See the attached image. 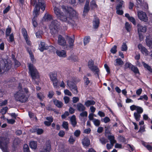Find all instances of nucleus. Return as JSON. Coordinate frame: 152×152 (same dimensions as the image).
<instances>
[{
	"label": "nucleus",
	"instance_id": "1",
	"mask_svg": "<svg viewBox=\"0 0 152 152\" xmlns=\"http://www.w3.org/2000/svg\"><path fill=\"white\" fill-rule=\"evenodd\" d=\"M64 14L61 12L60 10L58 8L55 7L54 9L55 14L57 18L61 20L66 22L71 25L73 28L76 27V24L74 21V17L77 15L76 12L70 7H67L64 6L62 7Z\"/></svg>",
	"mask_w": 152,
	"mask_h": 152
},
{
	"label": "nucleus",
	"instance_id": "2",
	"mask_svg": "<svg viewBox=\"0 0 152 152\" xmlns=\"http://www.w3.org/2000/svg\"><path fill=\"white\" fill-rule=\"evenodd\" d=\"M19 90L14 94V97L15 100L21 103H24L27 101L28 97L26 94L28 92V90L26 88L22 89L21 85L19 84L18 87Z\"/></svg>",
	"mask_w": 152,
	"mask_h": 152
},
{
	"label": "nucleus",
	"instance_id": "3",
	"mask_svg": "<svg viewBox=\"0 0 152 152\" xmlns=\"http://www.w3.org/2000/svg\"><path fill=\"white\" fill-rule=\"evenodd\" d=\"M45 4L44 0H38V4L35 5V8L33 11V16L34 18H36L39 15L40 11V9L43 11L45 10Z\"/></svg>",
	"mask_w": 152,
	"mask_h": 152
},
{
	"label": "nucleus",
	"instance_id": "4",
	"mask_svg": "<svg viewBox=\"0 0 152 152\" xmlns=\"http://www.w3.org/2000/svg\"><path fill=\"white\" fill-rule=\"evenodd\" d=\"M9 143V139L7 136L0 137V148L3 152L8 151V145Z\"/></svg>",
	"mask_w": 152,
	"mask_h": 152
},
{
	"label": "nucleus",
	"instance_id": "5",
	"mask_svg": "<svg viewBox=\"0 0 152 152\" xmlns=\"http://www.w3.org/2000/svg\"><path fill=\"white\" fill-rule=\"evenodd\" d=\"M29 73L32 79L34 80L38 79L39 78V73L36 68L31 63L28 64Z\"/></svg>",
	"mask_w": 152,
	"mask_h": 152
},
{
	"label": "nucleus",
	"instance_id": "6",
	"mask_svg": "<svg viewBox=\"0 0 152 152\" xmlns=\"http://www.w3.org/2000/svg\"><path fill=\"white\" fill-rule=\"evenodd\" d=\"M60 23L56 20H53L49 25L50 32L52 34L57 33Z\"/></svg>",
	"mask_w": 152,
	"mask_h": 152
},
{
	"label": "nucleus",
	"instance_id": "7",
	"mask_svg": "<svg viewBox=\"0 0 152 152\" xmlns=\"http://www.w3.org/2000/svg\"><path fill=\"white\" fill-rule=\"evenodd\" d=\"M88 66L90 70L94 73V74L96 75L98 77L99 73V68L96 66L94 65V62L91 60H89L88 63Z\"/></svg>",
	"mask_w": 152,
	"mask_h": 152
},
{
	"label": "nucleus",
	"instance_id": "8",
	"mask_svg": "<svg viewBox=\"0 0 152 152\" xmlns=\"http://www.w3.org/2000/svg\"><path fill=\"white\" fill-rule=\"evenodd\" d=\"M49 49L51 50L50 51L53 50L55 49V48L52 46H47L45 44V43L42 42H40V44H39V49L41 51H43L44 50H46Z\"/></svg>",
	"mask_w": 152,
	"mask_h": 152
},
{
	"label": "nucleus",
	"instance_id": "9",
	"mask_svg": "<svg viewBox=\"0 0 152 152\" xmlns=\"http://www.w3.org/2000/svg\"><path fill=\"white\" fill-rule=\"evenodd\" d=\"M138 18L141 20L146 22L148 20V18L146 13L142 11L137 12Z\"/></svg>",
	"mask_w": 152,
	"mask_h": 152
},
{
	"label": "nucleus",
	"instance_id": "10",
	"mask_svg": "<svg viewBox=\"0 0 152 152\" xmlns=\"http://www.w3.org/2000/svg\"><path fill=\"white\" fill-rule=\"evenodd\" d=\"M11 64L10 63H5L4 67L1 66L0 64V74L4 72L7 71L11 68Z\"/></svg>",
	"mask_w": 152,
	"mask_h": 152
},
{
	"label": "nucleus",
	"instance_id": "11",
	"mask_svg": "<svg viewBox=\"0 0 152 152\" xmlns=\"http://www.w3.org/2000/svg\"><path fill=\"white\" fill-rule=\"evenodd\" d=\"M58 44L61 46L66 47V42L65 38L61 35H59L58 37Z\"/></svg>",
	"mask_w": 152,
	"mask_h": 152
},
{
	"label": "nucleus",
	"instance_id": "12",
	"mask_svg": "<svg viewBox=\"0 0 152 152\" xmlns=\"http://www.w3.org/2000/svg\"><path fill=\"white\" fill-rule=\"evenodd\" d=\"M74 39L71 38H69L68 40V43L69 45L66 44V47L64 48V49L69 50L72 48L74 45Z\"/></svg>",
	"mask_w": 152,
	"mask_h": 152
},
{
	"label": "nucleus",
	"instance_id": "13",
	"mask_svg": "<svg viewBox=\"0 0 152 152\" xmlns=\"http://www.w3.org/2000/svg\"><path fill=\"white\" fill-rule=\"evenodd\" d=\"M138 48L140 50L142 53L144 55L147 56L148 55V51L146 48L141 44H139L138 46Z\"/></svg>",
	"mask_w": 152,
	"mask_h": 152
},
{
	"label": "nucleus",
	"instance_id": "14",
	"mask_svg": "<svg viewBox=\"0 0 152 152\" xmlns=\"http://www.w3.org/2000/svg\"><path fill=\"white\" fill-rule=\"evenodd\" d=\"M56 53L57 55L60 57L65 58L66 56V52L65 50H57Z\"/></svg>",
	"mask_w": 152,
	"mask_h": 152
},
{
	"label": "nucleus",
	"instance_id": "15",
	"mask_svg": "<svg viewBox=\"0 0 152 152\" xmlns=\"http://www.w3.org/2000/svg\"><path fill=\"white\" fill-rule=\"evenodd\" d=\"M49 76L50 80L52 81H54L57 80V74L56 72H50L49 74Z\"/></svg>",
	"mask_w": 152,
	"mask_h": 152
},
{
	"label": "nucleus",
	"instance_id": "16",
	"mask_svg": "<svg viewBox=\"0 0 152 152\" xmlns=\"http://www.w3.org/2000/svg\"><path fill=\"white\" fill-rule=\"evenodd\" d=\"M89 10V2L87 1L85 5L83 11V15L84 16H85L86 14L88 12Z\"/></svg>",
	"mask_w": 152,
	"mask_h": 152
},
{
	"label": "nucleus",
	"instance_id": "17",
	"mask_svg": "<svg viewBox=\"0 0 152 152\" xmlns=\"http://www.w3.org/2000/svg\"><path fill=\"white\" fill-rule=\"evenodd\" d=\"M137 29L138 33L140 32H145L147 30V28L146 26H142L140 24H138L137 25Z\"/></svg>",
	"mask_w": 152,
	"mask_h": 152
},
{
	"label": "nucleus",
	"instance_id": "18",
	"mask_svg": "<svg viewBox=\"0 0 152 152\" xmlns=\"http://www.w3.org/2000/svg\"><path fill=\"white\" fill-rule=\"evenodd\" d=\"M77 110L79 112L85 111L86 109L85 107L82 103H78L77 105Z\"/></svg>",
	"mask_w": 152,
	"mask_h": 152
},
{
	"label": "nucleus",
	"instance_id": "19",
	"mask_svg": "<svg viewBox=\"0 0 152 152\" xmlns=\"http://www.w3.org/2000/svg\"><path fill=\"white\" fill-rule=\"evenodd\" d=\"M82 143L83 146L88 147L90 144V140L87 137H85L82 140Z\"/></svg>",
	"mask_w": 152,
	"mask_h": 152
},
{
	"label": "nucleus",
	"instance_id": "20",
	"mask_svg": "<svg viewBox=\"0 0 152 152\" xmlns=\"http://www.w3.org/2000/svg\"><path fill=\"white\" fill-rule=\"evenodd\" d=\"M99 18H95L93 20V25L94 27L95 28H96L99 26Z\"/></svg>",
	"mask_w": 152,
	"mask_h": 152
},
{
	"label": "nucleus",
	"instance_id": "21",
	"mask_svg": "<svg viewBox=\"0 0 152 152\" xmlns=\"http://www.w3.org/2000/svg\"><path fill=\"white\" fill-rule=\"evenodd\" d=\"M124 64V62L120 58L116 59L114 62V64L115 66L122 65Z\"/></svg>",
	"mask_w": 152,
	"mask_h": 152
},
{
	"label": "nucleus",
	"instance_id": "22",
	"mask_svg": "<svg viewBox=\"0 0 152 152\" xmlns=\"http://www.w3.org/2000/svg\"><path fill=\"white\" fill-rule=\"evenodd\" d=\"M145 42L149 48L152 49V39L146 37Z\"/></svg>",
	"mask_w": 152,
	"mask_h": 152
},
{
	"label": "nucleus",
	"instance_id": "23",
	"mask_svg": "<svg viewBox=\"0 0 152 152\" xmlns=\"http://www.w3.org/2000/svg\"><path fill=\"white\" fill-rule=\"evenodd\" d=\"M71 124L73 127L75 126L77 122L76 121V118L75 115L72 116L70 119Z\"/></svg>",
	"mask_w": 152,
	"mask_h": 152
},
{
	"label": "nucleus",
	"instance_id": "24",
	"mask_svg": "<svg viewBox=\"0 0 152 152\" xmlns=\"http://www.w3.org/2000/svg\"><path fill=\"white\" fill-rule=\"evenodd\" d=\"M95 104V102L93 100H88L85 103V105L87 107L91 105H94Z\"/></svg>",
	"mask_w": 152,
	"mask_h": 152
},
{
	"label": "nucleus",
	"instance_id": "25",
	"mask_svg": "<svg viewBox=\"0 0 152 152\" xmlns=\"http://www.w3.org/2000/svg\"><path fill=\"white\" fill-rule=\"evenodd\" d=\"M29 145L31 148L35 149L37 147V142L35 141H31L29 143Z\"/></svg>",
	"mask_w": 152,
	"mask_h": 152
},
{
	"label": "nucleus",
	"instance_id": "26",
	"mask_svg": "<svg viewBox=\"0 0 152 152\" xmlns=\"http://www.w3.org/2000/svg\"><path fill=\"white\" fill-rule=\"evenodd\" d=\"M53 102L54 104L57 107L59 108L63 106V104L61 102L56 99H53Z\"/></svg>",
	"mask_w": 152,
	"mask_h": 152
},
{
	"label": "nucleus",
	"instance_id": "27",
	"mask_svg": "<svg viewBox=\"0 0 152 152\" xmlns=\"http://www.w3.org/2000/svg\"><path fill=\"white\" fill-rule=\"evenodd\" d=\"M108 139L110 141V143L114 144L116 142V140L115 139V137L113 135H110L108 136Z\"/></svg>",
	"mask_w": 152,
	"mask_h": 152
},
{
	"label": "nucleus",
	"instance_id": "28",
	"mask_svg": "<svg viewBox=\"0 0 152 152\" xmlns=\"http://www.w3.org/2000/svg\"><path fill=\"white\" fill-rule=\"evenodd\" d=\"M43 18L45 21H48L52 19V17L51 15L48 14H45L43 17Z\"/></svg>",
	"mask_w": 152,
	"mask_h": 152
},
{
	"label": "nucleus",
	"instance_id": "29",
	"mask_svg": "<svg viewBox=\"0 0 152 152\" xmlns=\"http://www.w3.org/2000/svg\"><path fill=\"white\" fill-rule=\"evenodd\" d=\"M20 142V141L18 138H16L13 140V145L14 147L18 145Z\"/></svg>",
	"mask_w": 152,
	"mask_h": 152
},
{
	"label": "nucleus",
	"instance_id": "30",
	"mask_svg": "<svg viewBox=\"0 0 152 152\" xmlns=\"http://www.w3.org/2000/svg\"><path fill=\"white\" fill-rule=\"evenodd\" d=\"M66 83L67 86L69 87L70 89L76 85L74 82L70 81L69 80H67Z\"/></svg>",
	"mask_w": 152,
	"mask_h": 152
},
{
	"label": "nucleus",
	"instance_id": "31",
	"mask_svg": "<svg viewBox=\"0 0 152 152\" xmlns=\"http://www.w3.org/2000/svg\"><path fill=\"white\" fill-rule=\"evenodd\" d=\"M70 89L74 94H77L78 93L77 88L76 85L74 86V87L71 88Z\"/></svg>",
	"mask_w": 152,
	"mask_h": 152
},
{
	"label": "nucleus",
	"instance_id": "32",
	"mask_svg": "<svg viewBox=\"0 0 152 152\" xmlns=\"http://www.w3.org/2000/svg\"><path fill=\"white\" fill-rule=\"evenodd\" d=\"M134 116L135 119L137 121H138L140 120L141 117V115L140 114L135 112L134 113Z\"/></svg>",
	"mask_w": 152,
	"mask_h": 152
},
{
	"label": "nucleus",
	"instance_id": "33",
	"mask_svg": "<svg viewBox=\"0 0 152 152\" xmlns=\"http://www.w3.org/2000/svg\"><path fill=\"white\" fill-rule=\"evenodd\" d=\"M94 124L96 126H98L100 124V121L99 120L95 118L92 121Z\"/></svg>",
	"mask_w": 152,
	"mask_h": 152
},
{
	"label": "nucleus",
	"instance_id": "34",
	"mask_svg": "<svg viewBox=\"0 0 152 152\" xmlns=\"http://www.w3.org/2000/svg\"><path fill=\"white\" fill-rule=\"evenodd\" d=\"M142 64L145 68H146L150 72L152 73V69L150 66L144 62H142Z\"/></svg>",
	"mask_w": 152,
	"mask_h": 152
},
{
	"label": "nucleus",
	"instance_id": "35",
	"mask_svg": "<svg viewBox=\"0 0 152 152\" xmlns=\"http://www.w3.org/2000/svg\"><path fill=\"white\" fill-rule=\"evenodd\" d=\"M119 3L118 4L117 6L116 7V9H121L122 7L123 4H124V1H118Z\"/></svg>",
	"mask_w": 152,
	"mask_h": 152
},
{
	"label": "nucleus",
	"instance_id": "36",
	"mask_svg": "<svg viewBox=\"0 0 152 152\" xmlns=\"http://www.w3.org/2000/svg\"><path fill=\"white\" fill-rule=\"evenodd\" d=\"M52 82H53V84L54 88L56 90L58 89L59 88L58 80H57L55 81Z\"/></svg>",
	"mask_w": 152,
	"mask_h": 152
},
{
	"label": "nucleus",
	"instance_id": "37",
	"mask_svg": "<svg viewBox=\"0 0 152 152\" xmlns=\"http://www.w3.org/2000/svg\"><path fill=\"white\" fill-rule=\"evenodd\" d=\"M62 126L66 130H69L68 124L67 122L64 121L62 124Z\"/></svg>",
	"mask_w": 152,
	"mask_h": 152
},
{
	"label": "nucleus",
	"instance_id": "38",
	"mask_svg": "<svg viewBox=\"0 0 152 152\" xmlns=\"http://www.w3.org/2000/svg\"><path fill=\"white\" fill-rule=\"evenodd\" d=\"M148 98L146 95H144L143 96H141L138 99V100H142L146 101L148 100Z\"/></svg>",
	"mask_w": 152,
	"mask_h": 152
},
{
	"label": "nucleus",
	"instance_id": "39",
	"mask_svg": "<svg viewBox=\"0 0 152 152\" xmlns=\"http://www.w3.org/2000/svg\"><path fill=\"white\" fill-rule=\"evenodd\" d=\"M90 37H85L84 39V44L85 45L87 44L90 41Z\"/></svg>",
	"mask_w": 152,
	"mask_h": 152
},
{
	"label": "nucleus",
	"instance_id": "40",
	"mask_svg": "<svg viewBox=\"0 0 152 152\" xmlns=\"http://www.w3.org/2000/svg\"><path fill=\"white\" fill-rule=\"evenodd\" d=\"M130 69L135 73L136 74L139 73V71L137 68L134 66L133 65Z\"/></svg>",
	"mask_w": 152,
	"mask_h": 152
},
{
	"label": "nucleus",
	"instance_id": "41",
	"mask_svg": "<svg viewBox=\"0 0 152 152\" xmlns=\"http://www.w3.org/2000/svg\"><path fill=\"white\" fill-rule=\"evenodd\" d=\"M22 32L25 39L28 37L27 31L25 28H22Z\"/></svg>",
	"mask_w": 152,
	"mask_h": 152
},
{
	"label": "nucleus",
	"instance_id": "42",
	"mask_svg": "<svg viewBox=\"0 0 152 152\" xmlns=\"http://www.w3.org/2000/svg\"><path fill=\"white\" fill-rule=\"evenodd\" d=\"M24 152H30L29 148L27 144H25L23 146Z\"/></svg>",
	"mask_w": 152,
	"mask_h": 152
},
{
	"label": "nucleus",
	"instance_id": "43",
	"mask_svg": "<svg viewBox=\"0 0 152 152\" xmlns=\"http://www.w3.org/2000/svg\"><path fill=\"white\" fill-rule=\"evenodd\" d=\"M121 49L122 51H126L127 49V47L126 43H123L121 47Z\"/></svg>",
	"mask_w": 152,
	"mask_h": 152
},
{
	"label": "nucleus",
	"instance_id": "44",
	"mask_svg": "<svg viewBox=\"0 0 152 152\" xmlns=\"http://www.w3.org/2000/svg\"><path fill=\"white\" fill-rule=\"evenodd\" d=\"M84 83L86 85H88L90 83V81L89 80L88 78L84 76Z\"/></svg>",
	"mask_w": 152,
	"mask_h": 152
},
{
	"label": "nucleus",
	"instance_id": "45",
	"mask_svg": "<svg viewBox=\"0 0 152 152\" xmlns=\"http://www.w3.org/2000/svg\"><path fill=\"white\" fill-rule=\"evenodd\" d=\"M136 111L137 112L136 113H138L140 114L143 112V109L141 107L138 106Z\"/></svg>",
	"mask_w": 152,
	"mask_h": 152
},
{
	"label": "nucleus",
	"instance_id": "46",
	"mask_svg": "<svg viewBox=\"0 0 152 152\" xmlns=\"http://www.w3.org/2000/svg\"><path fill=\"white\" fill-rule=\"evenodd\" d=\"M81 133V132L79 130H76L74 132V134L75 136L77 137L79 136Z\"/></svg>",
	"mask_w": 152,
	"mask_h": 152
},
{
	"label": "nucleus",
	"instance_id": "47",
	"mask_svg": "<svg viewBox=\"0 0 152 152\" xmlns=\"http://www.w3.org/2000/svg\"><path fill=\"white\" fill-rule=\"evenodd\" d=\"M8 109V107H5L3 108L1 110V113L2 115L5 114L7 112Z\"/></svg>",
	"mask_w": 152,
	"mask_h": 152
},
{
	"label": "nucleus",
	"instance_id": "48",
	"mask_svg": "<svg viewBox=\"0 0 152 152\" xmlns=\"http://www.w3.org/2000/svg\"><path fill=\"white\" fill-rule=\"evenodd\" d=\"M132 66H133V65L129 62L126 63L125 64V65H124L125 68H129L130 69H131V68H132Z\"/></svg>",
	"mask_w": 152,
	"mask_h": 152
},
{
	"label": "nucleus",
	"instance_id": "49",
	"mask_svg": "<svg viewBox=\"0 0 152 152\" xmlns=\"http://www.w3.org/2000/svg\"><path fill=\"white\" fill-rule=\"evenodd\" d=\"M125 27L127 31H130L131 26L128 23L126 22V23Z\"/></svg>",
	"mask_w": 152,
	"mask_h": 152
},
{
	"label": "nucleus",
	"instance_id": "50",
	"mask_svg": "<svg viewBox=\"0 0 152 152\" xmlns=\"http://www.w3.org/2000/svg\"><path fill=\"white\" fill-rule=\"evenodd\" d=\"M117 46L116 45H114L111 49L110 51L111 53L115 54L117 52Z\"/></svg>",
	"mask_w": 152,
	"mask_h": 152
},
{
	"label": "nucleus",
	"instance_id": "51",
	"mask_svg": "<svg viewBox=\"0 0 152 152\" xmlns=\"http://www.w3.org/2000/svg\"><path fill=\"white\" fill-rule=\"evenodd\" d=\"M82 112L80 113V116L82 117H87L88 115L87 112L85 111Z\"/></svg>",
	"mask_w": 152,
	"mask_h": 152
},
{
	"label": "nucleus",
	"instance_id": "52",
	"mask_svg": "<svg viewBox=\"0 0 152 152\" xmlns=\"http://www.w3.org/2000/svg\"><path fill=\"white\" fill-rule=\"evenodd\" d=\"M68 141L70 143L73 144L75 141V138L72 136H70Z\"/></svg>",
	"mask_w": 152,
	"mask_h": 152
},
{
	"label": "nucleus",
	"instance_id": "53",
	"mask_svg": "<svg viewBox=\"0 0 152 152\" xmlns=\"http://www.w3.org/2000/svg\"><path fill=\"white\" fill-rule=\"evenodd\" d=\"M37 97L41 100H42L44 97L43 94L42 93H39L37 94Z\"/></svg>",
	"mask_w": 152,
	"mask_h": 152
},
{
	"label": "nucleus",
	"instance_id": "54",
	"mask_svg": "<svg viewBox=\"0 0 152 152\" xmlns=\"http://www.w3.org/2000/svg\"><path fill=\"white\" fill-rule=\"evenodd\" d=\"M64 93L65 95L69 96H72V93L68 89H65L64 91Z\"/></svg>",
	"mask_w": 152,
	"mask_h": 152
},
{
	"label": "nucleus",
	"instance_id": "55",
	"mask_svg": "<svg viewBox=\"0 0 152 152\" xmlns=\"http://www.w3.org/2000/svg\"><path fill=\"white\" fill-rule=\"evenodd\" d=\"M100 140L101 143L102 144H105L107 142V140L104 138H102L100 139Z\"/></svg>",
	"mask_w": 152,
	"mask_h": 152
},
{
	"label": "nucleus",
	"instance_id": "56",
	"mask_svg": "<svg viewBox=\"0 0 152 152\" xmlns=\"http://www.w3.org/2000/svg\"><path fill=\"white\" fill-rule=\"evenodd\" d=\"M42 32L41 31H37L36 34V37L38 38H41L42 37Z\"/></svg>",
	"mask_w": 152,
	"mask_h": 152
},
{
	"label": "nucleus",
	"instance_id": "57",
	"mask_svg": "<svg viewBox=\"0 0 152 152\" xmlns=\"http://www.w3.org/2000/svg\"><path fill=\"white\" fill-rule=\"evenodd\" d=\"M138 106H136L134 105H132L130 107V108L131 110L132 111H133L134 110H136Z\"/></svg>",
	"mask_w": 152,
	"mask_h": 152
},
{
	"label": "nucleus",
	"instance_id": "58",
	"mask_svg": "<svg viewBox=\"0 0 152 152\" xmlns=\"http://www.w3.org/2000/svg\"><path fill=\"white\" fill-rule=\"evenodd\" d=\"M54 94L53 91H50L48 95V97L50 99L51 98Z\"/></svg>",
	"mask_w": 152,
	"mask_h": 152
},
{
	"label": "nucleus",
	"instance_id": "59",
	"mask_svg": "<svg viewBox=\"0 0 152 152\" xmlns=\"http://www.w3.org/2000/svg\"><path fill=\"white\" fill-rule=\"evenodd\" d=\"M104 67L106 69V71L107 72V73L108 74L110 73V69L107 64H104Z\"/></svg>",
	"mask_w": 152,
	"mask_h": 152
},
{
	"label": "nucleus",
	"instance_id": "60",
	"mask_svg": "<svg viewBox=\"0 0 152 152\" xmlns=\"http://www.w3.org/2000/svg\"><path fill=\"white\" fill-rule=\"evenodd\" d=\"M64 102L65 104L68 103L69 101V98L67 96H65L64 97Z\"/></svg>",
	"mask_w": 152,
	"mask_h": 152
},
{
	"label": "nucleus",
	"instance_id": "61",
	"mask_svg": "<svg viewBox=\"0 0 152 152\" xmlns=\"http://www.w3.org/2000/svg\"><path fill=\"white\" fill-rule=\"evenodd\" d=\"M79 98L77 97H74L72 98L73 103H76L79 101Z\"/></svg>",
	"mask_w": 152,
	"mask_h": 152
},
{
	"label": "nucleus",
	"instance_id": "62",
	"mask_svg": "<svg viewBox=\"0 0 152 152\" xmlns=\"http://www.w3.org/2000/svg\"><path fill=\"white\" fill-rule=\"evenodd\" d=\"M114 144L113 143L107 144L106 145V147L107 149L109 150L112 148Z\"/></svg>",
	"mask_w": 152,
	"mask_h": 152
},
{
	"label": "nucleus",
	"instance_id": "63",
	"mask_svg": "<svg viewBox=\"0 0 152 152\" xmlns=\"http://www.w3.org/2000/svg\"><path fill=\"white\" fill-rule=\"evenodd\" d=\"M91 6L92 7H97V5L96 4V2L94 0H93L91 2Z\"/></svg>",
	"mask_w": 152,
	"mask_h": 152
},
{
	"label": "nucleus",
	"instance_id": "64",
	"mask_svg": "<svg viewBox=\"0 0 152 152\" xmlns=\"http://www.w3.org/2000/svg\"><path fill=\"white\" fill-rule=\"evenodd\" d=\"M65 134V132L64 131L62 130H61L59 131L58 135L61 137H64Z\"/></svg>",
	"mask_w": 152,
	"mask_h": 152
}]
</instances>
